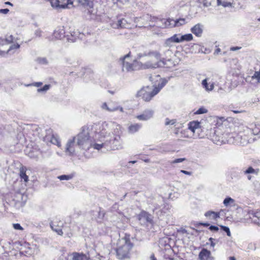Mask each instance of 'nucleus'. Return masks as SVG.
Returning <instances> with one entry per match:
<instances>
[{
	"instance_id": "f257e3e1",
	"label": "nucleus",
	"mask_w": 260,
	"mask_h": 260,
	"mask_svg": "<svg viewBox=\"0 0 260 260\" xmlns=\"http://www.w3.org/2000/svg\"><path fill=\"white\" fill-rule=\"evenodd\" d=\"M100 124L101 125H106V127L103 133L104 134L102 135V132H103L102 128L98 129V132L95 133V134L99 135V141L101 143H92L91 147L98 150L103 147H105L107 149H111L113 150L121 149V141L118 129H117V132L114 131L115 134L113 133L111 134L114 124L111 122L107 123L106 122L100 123Z\"/></svg>"
},
{
	"instance_id": "f03ea898",
	"label": "nucleus",
	"mask_w": 260,
	"mask_h": 260,
	"mask_svg": "<svg viewBox=\"0 0 260 260\" xmlns=\"http://www.w3.org/2000/svg\"><path fill=\"white\" fill-rule=\"evenodd\" d=\"M106 127V125H101L100 123L83 126L81 131L75 137L79 149L85 151L88 150L92 146L93 134L98 132L100 128L103 131L102 132V135L104 134Z\"/></svg>"
},
{
	"instance_id": "7ed1b4c3",
	"label": "nucleus",
	"mask_w": 260,
	"mask_h": 260,
	"mask_svg": "<svg viewBox=\"0 0 260 260\" xmlns=\"http://www.w3.org/2000/svg\"><path fill=\"white\" fill-rule=\"evenodd\" d=\"M255 140L256 138L253 137L251 131L249 127L243 126L238 134H230L228 141L230 143H235L244 146L253 142Z\"/></svg>"
},
{
	"instance_id": "20e7f679",
	"label": "nucleus",
	"mask_w": 260,
	"mask_h": 260,
	"mask_svg": "<svg viewBox=\"0 0 260 260\" xmlns=\"http://www.w3.org/2000/svg\"><path fill=\"white\" fill-rule=\"evenodd\" d=\"M133 246L131 242L130 236L125 234L123 238L119 239L116 249L117 256L122 259L129 257V251Z\"/></svg>"
},
{
	"instance_id": "39448f33",
	"label": "nucleus",
	"mask_w": 260,
	"mask_h": 260,
	"mask_svg": "<svg viewBox=\"0 0 260 260\" xmlns=\"http://www.w3.org/2000/svg\"><path fill=\"white\" fill-rule=\"evenodd\" d=\"M137 56L138 59H140L142 57L145 56H154L157 60V61L156 62H152V61H149L142 64V68L144 69H156L157 68L165 66L164 60H160L159 61H158L160 58V54L157 51L146 50L143 52H139L138 53Z\"/></svg>"
},
{
	"instance_id": "423d86ee",
	"label": "nucleus",
	"mask_w": 260,
	"mask_h": 260,
	"mask_svg": "<svg viewBox=\"0 0 260 260\" xmlns=\"http://www.w3.org/2000/svg\"><path fill=\"white\" fill-rule=\"evenodd\" d=\"M162 86L160 88L155 87L153 90L148 86L142 88L137 92V96L141 98L146 102H149L154 96L159 92Z\"/></svg>"
},
{
	"instance_id": "0eeeda50",
	"label": "nucleus",
	"mask_w": 260,
	"mask_h": 260,
	"mask_svg": "<svg viewBox=\"0 0 260 260\" xmlns=\"http://www.w3.org/2000/svg\"><path fill=\"white\" fill-rule=\"evenodd\" d=\"M133 22H134V18H122L119 19L117 21L111 22L110 26L114 29H130L134 26V24H132Z\"/></svg>"
},
{
	"instance_id": "6e6552de",
	"label": "nucleus",
	"mask_w": 260,
	"mask_h": 260,
	"mask_svg": "<svg viewBox=\"0 0 260 260\" xmlns=\"http://www.w3.org/2000/svg\"><path fill=\"white\" fill-rule=\"evenodd\" d=\"M157 18L152 17L149 14L144 15L142 17H134V22L136 24V26L142 27L148 23L149 21H155Z\"/></svg>"
},
{
	"instance_id": "1a4fd4ad",
	"label": "nucleus",
	"mask_w": 260,
	"mask_h": 260,
	"mask_svg": "<svg viewBox=\"0 0 260 260\" xmlns=\"http://www.w3.org/2000/svg\"><path fill=\"white\" fill-rule=\"evenodd\" d=\"M79 149H80L79 146L76 143L75 137L68 140L66 147V153L71 156L74 155L78 152Z\"/></svg>"
},
{
	"instance_id": "9d476101",
	"label": "nucleus",
	"mask_w": 260,
	"mask_h": 260,
	"mask_svg": "<svg viewBox=\"0 0 260 260\" xmlns=\"http://www.w3.org/2000/svg\"><path fill=\"white\" fill-rule=\"evenodd\" d=\"M102 108L111 112L117 110H119L121 112H123V108L119 106L117 103L114 102H110L108 103H104L102 105Z\"/></svg>"
},
{
	"instance_id": "9b49d317",
	"label": "nucleus",
	"mask_w": 260,
	"mask_h": 260,
	"mask_svg": "<svg viewBox=\"0 0 260 260\" xmlns=\"http://www.w3.org/2000/svg\"><path fill=\"white\" fill-rule=\"evenodd\" d=\"M51 3V6L55 9H66L70 4L72 5L73 2L70 0H64L66 2L61 3L59 0H49Z\"/></svg>"
},
{
	"instance_id": "f8f14e48",
	"label": "nucleus",
	"mask_w": 260,
	"mask_h": 260,
	"mask_svg": "<svg viewBox=\"0 0 260 260\" xmlns=\"http://www.w3.org/2000/svg\"><path fill=\"white\" fill-rule=\"evenodd\" d=\"M129 57V53L125 55L121 60L122 61V71L126 72H131L135 70L134 64L127 61L126 59Z\"/></svg>"
},
{
	"instance_id": "ddd939ff",
	"label": "nucleus",
	"mask_w": 260,
	"mask_h": 260,
	"mask_svg": "<svg viewBox=\"0 0 260 260\" xmlns=\"http://www.w3.org/2000/svg\"><path fill=\"white\" fill-rule=\"evenodd\" d=\"M179 34H175L165 40L164 46L166 47H171L175 43H180Z\"/></svg>"
},
{
	"instance_id": "4468645a",
	"label": "nucleus",
	"mask_w": 260,
	"mask_h": 260,
	"mask_svg": "<svg viewBox=\"0 0 260 260\" xmlns=\"http://www.w3.org/2000/svg\"><path fill=\"white\" fill-rule=\"evenodd\" d=\"M47 134L48 135L46 136L44 138V140L45 141L48 142L49 141L53 144L56 145L59 147L60 146V143L58 140V138L57 136H55L53 135H51V131L48 130Z\"/></svg>"
},
{
	"instance_id": "2eb2a0df",
	"label": "nucleus",
	"mask_w": 260,
	"mask_h": 260,
	"mask_svg": "<svg viewBox=\"0 0 260 260\" xmlns=\"http://www.w3.org/2000/svg\"><path fill=\"white\" fill-rule=\"evenodd\" d=\"M53 36L54 38L61 40L65 37V30L63 26L57 27L54 31Z\"/></svg>"
},
{
	"instance_id": "dca6fc26",
	"label": "nucleus",
	"mask_w": 260,
	"mask_h": 260,
	"mask_svg": "<svg viewBox=\"0 0 260 260\" xmlns=\"http://www.w3.org/2000/svg\"><path fill=\"white\" fill-rule=\"evenodd\" d=\"M154 114L153 110L147 109L145 110L143 113L137 116V118L140 120L146 121L153 117Z\"/></svg>"
},
{
	"instance_id": "f3484780",
	"label": "nucleus",
	"mask_w": 260,
	"mask_h": 260,
	"mask_svg": "<svg viewBox=\"0 0 260 260\" xmlns=\"http://www.w3.org/2000/svg\"><path fill=\"white\" fill-rule=\"evenodd\" d=\"M199 258L200 260H213L211 252L206 248H203L199 253Z\"/></svg>"
},
{
	"instance_id": "a211bd4d",
	"label": "nucleus",
	"mask_w": 260,
	"mask_h": 260,
	"mask_svg": "<svg viewBox=\"0 0 260 260\" xmlns=\"http://www.w3.org/2000/svg\"><path fill=\"white\" fill-rule=\"evenodd\" d=\"M191 31L197 37H201L203 31V25L198 23L191 28Z\"/></svg>"
},
{
	"instance_id": "6ab92c4d",
	"label": "nucleus",
	"mask_w": 260,
	"mask_h": 260,
	"mask_svg": "<svg viewBox=\"0 0 260 260\" xmlns=\"http://www.w3.org/2000/svg\"><path fill=\"white\" fill-rule=\"evenodd\" d=\"M259 172V169H254L252 167L250 166L247 169L243 171V174L244 175H247V179L249 180H250L252 178V177L250 175V174H254V175H258Z\"/></svg>"
},
{
	"instance_id": "aec40b11",
	"label": "nucleus",
	"mask_w": 260,
	"mask_h": 260,
	"mask_svg": "<svg viewBox=\"0 0 260 260\" xmlns=\"http://www.w3.org/2000/svg\"><path fill=\"white\" fill-rule=\"evenodd\" d=\"M251 131V133L253 135V137H255L256 139L260 136V125H256L251 124L248 126Z\"/></svg>"
},
{
	"instance_id": "412c9836",
	"label": "nucleus",
	"mask_w": 260,
	"mask_h": 260,
	"mask_svg": "<svg viewBox=\"0 0 260 260\" xmlns=\"http://www.w3.org/2000/svg\"><path fill=\"white\" fill-rule=\"evenodd\" d=\"M188 129L193 134L196 131H199L200 129V123L198 121H192L188 123Z\"/></svg>"
},
{
	"instance_id": "4be33fe9",
	"label": "nucleus",
	"mask_w": 260,
	"mask_h": 260,
	"mask_svg": "<svg viewBox=\"0 0 260 260\" xmlns=\"http://www.w3.org/2000/svg\"><path fill=\"white\" fill-rule=\"evenodd\" d=\"M19 176L21 180H23L25 183H27L28 181V176L26 174V167L22 166L20 168Z\"/></svg>"
},
{
	"instance_id": "5701e85b",
	"label": "nucleus",
	"mask_w": 260,
	"mask_h": 260,
	"mask_svg": "<svg viewBox=\"0 0 260 260\" xmlns=\"http://www.w3.org/2000/svg\"><path fill=\"white\" fill-rule=\"evenodd\" d=\"M208 78H206L204 80H203L202 82V85L203 87V88H205V89L207 91H211L213 90L214 87V83H208Z\"/></svg>"
},
{
	"instance_id": "b1692460",
	"label": "nucleus",
	"mask_w": 260,
	"mask_h": 260,
	"mask_svg": "<svg viewBox=\"0 0 260 260\" xmlns=\"http://www.w3.org/2000/svg\"><path fill=\"white\" fill-rule=\"evenodd\" d=\"M142 127V124L139 123H135L131 124L128 127L129 133L134 134L137 132Z\"/></svg>"
},
{
	"instance_id": "393cba45",
	"label": "nucleus",
	"mask_w": 260,
	"mask_h": 260,
	"mask_svg": "<svg viewBox=\"0 0 260 260\" xmlns=\"http://www.w3.org/2000/svg\"><path fill=\"white\" fill-rule=\"evenodd\" d=\"M72 260H89L87 256L83 253L73 252Z\"/></svg>"
},
{
	"instance_id": "a878e982",
	"label": "nucleus",
	"mask_w": 260,
	"mask_h": 260,
	"mask_svg": "<svg viewBox=\"0 0 260 260\" xmlns=\"http://www.w3.org/2000/svg\"><path fill=\"white\" fill-rule=\"evenodd\" d=\"M50 227L51 229L55 232L58 235L60 236H62L63 234V232L62 230L60 228L58 225L55 224V223L54 222H51L50 223Z\"/></svg>"
},
{
	"instance_id": "bb28decb",
	"label": "nucleus",
	"mask_w": 260,
	"mask_h": 260,
	"mask_svg": "<svg viewBox=\"0 0 260 260\" xmlns=\"http://www.w3.org/2000/svg\"><path fill=\"white\" fill-rule=\"evenodd\" d=\"M205 216L207 217H208L209 219L214 220H216L220 217L219 213L211 211L206 212L205 213Z\"/></svg>"
},
{
	"instance_id": "cd10ccee",
	"label": "nucleus",
	"mask_w": 260,
	"mask_h": 260,
	"mask_svg": "<svg viewBox=\"0 0 260 260\" xmlns=\"http://www.w3.org/2000/svg\"><path fill=\"white\" fill-rule=\"evenodd\" d=\"M161 21L164 23V24L162 26L163 27H175V26H174L173 25L174 22V19L170 18L168 19H161Z\"/></svg>"
},
{
	"instance_id": "c85d7f7f",
	"label": "nucleus",
	"mask_w": 260,
	"mask_h": 260,
	"mask_svg": "<svg viewBox=\"0 0 260 260\" xmlns=\"http://www.w3.org/2000/svg\"><path fill=\"white\" fill-rule=\"evenodd\" d=\"M79 4L85 8H91L93 7V2L91 0H77Z\"/></svg>"
},
{
	"instance_id": "c756f323",
	"label": "nucleus",
	"mask_w": 260,
	"mask_h": 260,
	"mask_svg": "<svg viewBox=\"0 0 260 260\" xmlns=\"http://www.w3.org/2000/svg\"><path fill=\"white\" fill-rule=\"evenodd\" d=\"M179 34L180 43L184 41L188 42L193 39V36L191 34H185L184 35H181L180 34Z\"/></svg>"
},
{
	"instance_id": "7c9ffc66",
	"label": "nucleus",
	"mask_w": 260,
	"mask_h": 260,
	"mask_svg": "<svg viewBox=\"0 0 260 260\" xmlns=\"http://www.w3.org/2000/svg\"><path fill=\"white\" fill-rule=\"evenodd\" d=\"M143 218L144 219L146 220V221L147 222H150V223H151L152 220L150 215L148 214L146 212L143 213L140 215V220H141Z\"/></svg>"
},
{
	"instance_id": "2f4dec72",
	"label": "nucleus",
	"mask_w": 260,
	"mask_h": 260,
	"mask_svg": "<svg viewBox=\"0 0 260 260\" xmlns=\"http://www.w3.org/2000/svg\"><path fill=\"white\" fill-rule=\"evenodd\" d=\"M51 85L50 84H46L43 87L38 88L37 89V92L39 93H46L48 90L50 89L51 87Z\"/></svg>"
},
{
	"instance_id": "473e14b6",
	"label": "nucleus",
	"mask_w": 260,
	"mask_h": 260,
	"mask_svg": "<svg viewBox=\"0 0 260 260\" xmlns=\"http://www.w3.org/2000/svg\"><path fill=\"white\" fill-rule=\"evenodd\" d=\"M186 23L185 19L184 18H180L178 19H176V20H174V26H179L181 25H182Z\"/></svg>"
},
{
	"instance_id": "72a5a7b5",
	"label": "nucleus",
	"mask_w": 260,
	"mask_h": 260,
	"mask_svg": "<svg viewBox=\"0 0 260 260\" xmlns=\"http://www.w3.org/2000/svg\"><path fill=\"white\" fill-rule=\"evenodd\" d=\"M217 4L218 6L221 5L223 7H232V4L231 3L225 1L222 2L221 0H217Z\"/></svg>"
},
{
	"instance_id": "f704fd0d",
	"label": "nucleus",
	"mask_w": 260,
	"mask_h": 260,
	"mask_svg": "<svg viewBox=\"0 0 260 260\" xmlns=\"http://www.w3.org/2000/svg\"><path fill=\"white\" fill-rule=\"evenodd\" d=\"M235 202V200L230 198L227 197L223 201V204L225 207H228L230 204H233Z\"/></svg>"
},
{
	"instance_id": "c9c22d12",
	"label": "nucleus",
	"mask_w": 260,
	"mask_h": 260,
	"mask_svg": "<svg viewBox=\"0 0 260 260\" xmlns=\"http://www.w3.org/2000/svg\"><path fill=\"white\" fill-rule=\"evenodd\" d=\"M176 122H177L176 119H170L168 118H166L165 119V125H175V124L176 123Z\"/></svg>"
},
{
	"instance_id": "e433bc0d",
	"label": "nucleus",
	"mask_w": 260,
	"mask_h": 260,
	"mask_svg": "<svg viewBox=\"0 0 260 260\" xmlns=\"http://www.w3.org/2000/svg\"><path fill=\"white\" fill-rule=\"evenodd\" d=\"M208 110L204 107L199 108L196 112H194L195 114H202L207 113Z\"/></svg>"
},
{
	"instance_id": "4c0bfd02",
	"label": "nucleus",
	"mask_w": 260,
	"mask_h": 260,
	"mask_svg": "<svg viewBox=\"0 0 260 260\" xmlns=\"http://www.w3.org/2000/svg\"><path fill=\"white\" fill-rule=\"evenodd\" d=\"M72 178V175H62L59 176L58 177V178L60 180H68L71 179Z\"/></svg>"
},
{
	"instance_id": "58836bf2",
	"label": "nucleus",
	"mask_w": 260,
	"mask_h": 260,
	"mask_svg": "<svg viewBox=\"0 0 260 260\" xmlns=\"http://www.w3.org/2000/svg\"><path fill=\"white\" fill-rule=\"evenodd\" d=\"M220 228L223 231H224L226 233L228 236L230 237L231 236L230 229L228 226L220 225Z\"/></svg>"
},
{
	"instance_id": "ea45409f",
	"label": "nucleus",
	"mask_w": 260,
	"mask_h": 260,
	"mask_svg": "<svg viewBox=\"0 0 260 260\" xmlns=\"http://www.w3.org/2000/svg\"><path fill=\"white\" fill-rule=\"evenodd\" d=\"M43 84V83L41 82H34L32 83H31V84H27V85H26V86H36V87H40L41 85H42Z\"/></svg>"
},
{
	"instance_id": "a19ab883",
	"label": "nucleus",
	"mask_w": 260,
	"mask_h": 260,
	"mask_svg": "<svg viewBox=\"0 0 260 260\" xmlns=\"http://www.w3.org/2000/svg\"><path fill=\"white\" fill-rule=\"evenodd\" d=\"M254 189L258 192L260 193V182L255 181L254 182Z\"/></svg>"
},
{
	"instance_id": "79ce46f5",
	"label": "nucleus",
	"mask_w": 260,
	"mask_h": 260,
	"mask_svg": "<svg viewBox=\"0 0 260 260\" xmlns=\"http://www.w3.org/2000/svg\"><path fill=\"white\" fill-rule=\"evenodd\" d=\"M69 227H64L63 228V231L65 233L66 236L68 237H71V236H72L73 234L71 232H69Z\"/></svg>"
},
{
	"instance_id": "37998d69",
	"label": "nucleus",
	"mask_w": 260,
	"mask_h": 260,
	"mask_svg": "<svg viewBox=\"0 0 260 260\" xmlns=\"http://www.w3.org/2000/svg\"><path fill=\"white\" fill-rule=\"evenodd\" d=\"M13 227L14 228V229L17 230H23V228L21 226V225L19 223L13 224Z\"/></svg>"
},
{
	"instance_id": "c03bdc74",
	"label": "nucleus",
	"mask_w": 260,
	"mask_h": 260,
	"mask_svg": "<svg viewBox=\"0 0 260 260\" xmlns=\"http://www.w3.org/2000/svg\"><path fill=\"white\" fill-rule=\"evenodd\" d=\"M185 158H177L174 159L173 161H172L171 163V164H177V163H180L182 162L183 161L185 160Z\"/></svg>"
},
{
	"instance_id": "a18cd8bd",
	"label": "nucleus",
	"mask_w": 260,
	"mask_h": 260,
	"mask_svg": "<svg viewBox=\"0 0 260 260\" xmlns=\"http://www.w3.org/2000/svg\"><path fill=\"white\" fill-rule=\"evenodd\" d=\"M164 208L162 209V212L164 213H166L168 210H169L170 209V206L168 204H164Z\"/></svg>"
},
{
	"instance_id": "49530a36",
	"label": "nucleus",
	"mask_w": 260,
	"mask_h": 260,
	"mask_svg": "<svg viewBox=\"0 0 260 260\" xmlns=\"http://www.w3.org/2000/svg\"><path fill=\"white\" fill-rule=\"evenodd\" d=\"M203 6L205 7H208L211 6V4L208 2L207 0H202Z\"/></svg>"
},
{
	"instance_id": "de8ad7c7",
	"label": "nucleus",
	"mask_w": 260,
	"mask_h": 260,
	"mask_svg": "<svg viewBox=\"0 0 260 260\" xmlns=\"http://www.w3.org/2000/svg\"><path fill=\"white\" fill-rule=\"evenodd\" d=\"M209 230L211 231H215L217 232L219 230V229L217 226L215 225H211L209 227Z\"/></svg>"
},
{
	"instance_id": "09e8293b",
	"label": "nucleus",
	"mask_w": 260,
	"mask_h": 260,
	"mask_svg": "<svg viewBox=\"0 0 260 260\" xmlns=\"http://www.w3.org/2000/svg\"><path fill=\"white\" fill-rule=\"evenodd\" d=\"M9 12V10L8 9H0V13H3L5 14H7Z\"/></svg>"
},
{
	"instance_id": "8fccbe9b",
	"label": "nucleus",
	"mask_w": 260,
	"mask_h": 260,
	"mask_svg": "<svg viewBox=\"0 0 260 260\" xmlns=\"http://www.w3.org/2000/svg\"><path fill=\"white\" fill-rule=\"evenodd\" d=\"M241 48V47H232L230 48V50L234 51L239 50Z\"/></svg>"
},
{
	"instance_id": "3c124183",
	"label": "nucleus",
	"mask_w": 260,
	"mask_h": 260,
	"mask_svg": "<svg viewBox=\"0 0 260 260\" xmlns=\"http://www.w3.org/2000/svg\"><path fill=\"white\" fill-rule=\"evenodd\" d=\"M215 239L212 238H210L209 239V241L211 242V246H212V247H214L215 245V243H214L213 241Z\"/></svg>"
},
{
	"instance_id": "603ef678",
	"label": "nucleus",
	"mask_w": 260,
	"mask_h": 260,
	"mask_svg": "<svg viewBox=\"0 0 260 260\" xmlns=\"http://www.w3.org/2000/svg\"><path fill=\"white\" fill-rule=\"evenodd\" d=\"M180 172L184 174H186V175H191V172H188L187 171H185V170H181Z\"/></svg>"
},
{
	"instance_id": "864d4df0",
	"label": "nucleus",
	"mask_w": 260,
	"mask_h": 260,
	"mask_svg": "<svg viewBox=\"0 0 260 260\" xmlns=\"http://www.w3.org/2000/svg\"><path fill=\"white\" fill-rule=\"evenodd\" d=\"M150 260H157L153 253H152L150 256Z\"/></svg>"
},
{
	"instance_id": "5fc2aeb1",
	"label": "nucleus",
	"mask_w": 260,
	"mask_h": 260,
	"mask_svg": "<svg viewBox=\"0 0 260 260\" xmlns=\"http://www.w3.org/2000/svg\"><path fill=\"white\" fill-rule=\"evenodd\" d=\"M28 156L31 158H35L37 156V155H35L34 154H33L31 152L29 153Z\"/></svg>"
},
{
	"instance_id": "6e6d98bb",
	"label": "nucleus",
	"mask_w": 260,
	"mask_h": 260,
	"mask_svg": "<svg viewBox=\"0 0 260 260\" xmlns=\"http://www.w3.org/2000/svg\"><path fill=\"white\" fill-rule=\"evenodd\" d=\"M235 114L241 113L243 112V111L233 110L232 111Z\"/></svg>"
},
{
	"instance_id": "4d7b16f0",
	"label": "nucleus",
	"mask_w": 260,
	"mask_h": 260,
	"mask_svg": "<svg viewBox=\"0 0 260 260\" xmlns=\"http://www.w3.org/2000/svg\"><path fill=\"white\" fill-rule=\"evenodd\" d=\"M200 224L204 226H208L209 225L208 223H201Z\"/></svg>"
},
{
	"instance_id": "13d9d810",
	"label": "nucleus",
	"mask_w": 260,
	"mask_h": 260,
	"mask_svg": "<svg viewBox=\"0 0 260 260\" xmlns=\"http://www.w3.org/2000/svg\"><path fill=\"white\" fill-rule=\"evenodd\" d=\"M220 52V49L219 48H218L215 51V53H218L219 52Z\"/></svg>"
},
{
	"instance_id": "bf43d9fd",
	"label": "nucleus",
	"mask_w": 260,
	"mask_h": 260,
	"mask_svg": "<svg viewBox=\"0 0 260 260\" xmlns=\"http://www.w3.org/2000/svg\"><path fill=\"white\" fill-rule=\"evenodd\" d=\"M230 260H236V258L234 256H231L229 257Z\"/></svg>"
},
{
	"instance_id": "052dcab7",
	"label": "nucleus",
	"mask_w": 260,
	"mask_h": 260,
	"mask_svg": "<svg viewBox=\"0 0 260 260\" xmlns=\"http://www.w3.org/2000/svg\"><path fill=\"white\" fill-rule=\"evenodd\" d=\"M5 4L6 5H10V6H12V4H11L10 2H7L5 3Z\"/></svg>"
},
{
	"instance_id": "680f3d73",
	"label": "nucleus",
	"mask_w": 260,
	"mask_h": 260,
	"mask_svg": "<svg viewBox=\"0 0 260 260\" xmlns=\"http://www.w3.org/2000/svg\"><path fill=\"white\" fill-rule=\"evenodd\" d=\"M164 84H166V83H164V84H161V85H160L159 84L158 85V86L157 87H159L160 88L161 86H162V87H163V86L164 85Z\"/></svg>"
},
{
	"instance_id": "e2e57ef3",
	"label": "nucleus",
	"mask_w": 260,
	"mask_h": 260,
	"mask_svg": "<svg viewBox=\"0 0 260 260\" xmlns=\"http://www.w3.org/2000/svg\"><path fill=\"white\" fill-rule=\"evenodd\" d=\"M136 162V161H135V160H133V161H129V163L135 164Z\"/></svg>"
},
{
	"instance_id": "0e129e2a",
	"label": "nucleus",
	"mask_w": 260,
	"mask_h": 260,
	"mask_svg": "<svg viewBox=\"0 0 260 260\" xmlns=\"http://www.w3.org/2000/svg\"><path fill=\"white\" fill-rule=\"evenodd\" d=\"M178 134V130L177 129L175 132V135H177Z\"/></svg>"
},
{
	"instance_id": "69168bd1",
	"label": "nucleus",
	"mask_w": 260,
	"mask_h": 260,
	"mask_svg": "<svg viewBox=\"0 0 260 260\" xmlns=\"http://www.w3.org/2000/svg\"><path fill=\"white\" fill-rule=\"evenodd\" d=\"M171 52V50H169V49H168V50L166 51V53H170V52Z\"/></svg>"
},
{
	"instance_id": "338daca9",
	"label": "nucleus",
	"mask_w": 260,
	"mask_h": 260,
	"mask_svg": "<svg viewBox=\"0 0 260 260\" xmlns=\"http://www.w3.org/2000/svg\"><path fill=\"white\" fill-rule=\"evenodd\" d=\"M6 41H8V42H11V40H8V39H6Z\"/></svg>"
},
{
	"instance_id": "774afa93",
	"label": "nucleus",
	"mask_w": 260,
	"mask_h": 260,
	"mask_svg": "<svg viewBox=\"0 0 260 260\" xmlns=\"http://www.w3.org/2000/svg\"><path fill=\"white\" fill-rule=\"evenodd\" d=\"M257 20H258V21H260V18H258V19H257Z\"/></svg>"
}]
</instances>
